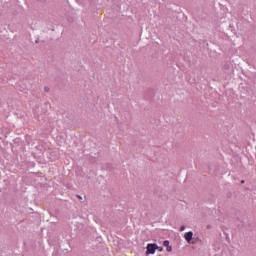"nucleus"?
I'll list each match as a JSON object with an SVG mask.
<instances>
[{"mask_svg": "<svg viewBox=\"0 0 256 256\" xmlns=\"http://www.w3.org/2000/svg\"><path fill=\"white\" fill-rule=\"evenodd\" d=\"M157 249H159V246H157V244H148L146 247L145 255H153L155 251H157Z\"/></svg>", "mask_w": 256, "mask_h": 256, "instance_id": "1", "label": "nucleus"}, {"mask_svg": "<svg viewBox=\"0 0 256 256\" xmlns=\"http://www.w3.org/2000/svg\"><path fill=\"white\" fill-rule=\"evenodd\" d=\"M184 239L187 241V243H191V241H193V232L189 231L185 233Z\"/></svg>", "mask_w": 256, "mask_h": 256, "instance_id": "2", "label": "nucleus"}, {"mask_svg": "<svg viewBox=\"0 0 256 256\" xmlns=\"http://www.w3.org/2000/svg\"><path fill=\"white\" fill-rule=\"evenodd\" d=\"M193 243H201V238L199 237L194 238Z\"/></svg>", "mask_w": 256, "mask_h": 256, "instance_id": "3", "label": "nucleus"}, {"mask_svg": "<svg viewBox=\"0 0 256 256\" xmlns=\"http://www.w3.org/2000/svg\"><path fill=\"white\" fill-rule=\"evenodd\" d=\"M166 251H168V253H171L173 251V247L166 246Z\"/></svg>", "mask_w": 256, "mask_h": 256, "instance_id": "4", "label": "nucleus"}, {"mask_svg": "<svg viewBox=\"0 0 256 256\" xmlns=\"http://www.w3.org/2000/svg\"><path fill=\"white\" fill-rule=\"evenodd\" d=\"M163 245H164V247H169V241H168V240H165V241L163 242Z\"/></svg>", "mask_w": 256, "mask_h": 256, "instance_id": "5", "label": "nucleus"}, {"mask_svg": "<svg viewBox=\"0 0 256 256\" xmlns=\"http://www.w3.org/2000/svg\"><path fill=\"white\" fill-rule=\"evenodd\" d=\"M180 231H185V225L180 226Z\"/></svg>", "mask_w": 256, "mask_h": 256, "instance_id": "6", "label": "nucleus"}, {"mask_svg": "<svg viewBox=\"0 0 256 256\" xmlns=\"http://www.w3.org/2000/svg\"><path fill=\"white\" fill-rule=\"evenodd\" d=\"M44 91H45L46 93H49V87H45V88H44Z\"/></svg>", "mask_w": 256, "mask_h": 256, "instance_id": "7", "label": "nucleus"}, {"mask_svg": "<svg viewBox=\"0 0 256 256\" xmlns=\"http://www.w3.org/2000/svg\"><path fill=\"white\" fill-rule=\"evenodd\" d=\"M158 251H163V247H159L158 246V248H156Z\"/></svg>", "mask_w": 256, "mask_h": 256, "instance_id": "8", "label": "nucleus"}, {"mask_svg": "<svg viewBox=\"0 0 256 256\" xmlns=\"http://www.w3.org/2000/svg\"><path fill=\"white\" fill-rule=\"evenodd\" d=\"M207 229H211V225H207V227H206Z\"/></svg>", "mask_w": 256, "mask_h": 256, "instance_id": "9", "label": "nucleus"}, {"mask_svg": "<svg viewBox=\"0 0 256 256\" xmlns=\"http://www.w3.org/2000/svg\"><path fill=\"white\" fill-rule=\"evenodd\" d=\"M241 183H245V180H241Z\"/></svg>", "mask_w": 256, "mask_h": 256, "instance_id": "10", "label": "nucleus"}, {"mask_svg": "<svg viewBox=\"0 0 256 256\" xmlns=\"http://www.w3.org/2000/svg\"><path fill=\"white\" fill-rule=\"evenodd\" d=\"M78 198L83 199L81 196H78Z\"/></svg>", "mask_w": 256, "mask_h": 256, "instance_id": "11", "label": "nucleus"}, {"mask_svg": "<svg viewBox=\"0 0 256 256\" xmlns=\"http://www.w3.org/2000/svg\"><path fill=\"white\" fill-rule=\"evenodd\" d=\"M36 43H39V40H36Z\"/></svg>", "mask_w": 256, "mask_h": 256, "instance_id": "12", "label": "nucleus"}]
</instances>
